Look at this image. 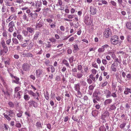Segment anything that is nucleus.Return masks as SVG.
<instances>
[{"instance_id": "nucleus-1", "label": "nucleus", "mask_w": 131, "mask_h": 131, "mask_svg": "<svg viewBox=\"0 0 131 131\" xmlns=\"http://www.w3.org/2000/svg\"><path fill=\"white\" fill-rule=\"evenodd\" d=\"M3 115L5 117L8 121L11 120V118L10 117L13 118L15 115V113L13 110H9L6 111V114L5 113L3 114Z\"/></svg>"}, {"instance_id": "nucleus-2", "label": "nucleus", "mask_w": 131, "mask_h": 131, "mask_svg": "<svg viewBox=\"0 0 131 131\" xmlns=\"http://www.w3.org/2000/svg\"><path fill=\"white\" fill-rule=\"evenodd\" d=\"M110 41L111 43L114 45L118 44L120 45V44L119 38L118 36L116 35H114L112 37Z\"/></svg>"}, {"instance_id": "nucleus-3", "label": "nucleus", "mask_w": 131, "mask_h": 131, "mask_svg": "<svg viewBox=\"0 0 131 131\" xmlns=\"http://www.w3.org/2000/svg\"><path fill=\"white\" fill-rule=\"evenodd\" d=\"M101 95V90L99 89H97L95 90L93 93V96L94 97H96L97 100L99 101V98L98 96Z\"/></svg>"}, {"instance_id": "nucleus-4", "label": "nucleus", "mask_w": 131, "mask_h": 131, "mask_svg": "<svg viewBox=\"0 0 131 131\" xmlns=\"http://www.w3.org/2000/svg\"><path fill=\"white\" fill-rule=\"evenodd\" d=\"M111 33L110 29L109 28H107L105 29L104 32V36L106 38H108L111 36Z\"/></svg>"}, {"instance_id": "nucleus-5", "label": "nucleus", "mask_w": 131, "mask_h": 131, "mask_svg": "<svg viewBox=\"0 0 131 131\" xmlns=\"http://www.w3.org/2000/svg\"><path fill=\"white\" fill-rule=\"evenodd\" d=\"M74 88L75 90L77 92L78 95H80L81 93L80 92V84L79 83L75 84L74 85Z\"/></svg>"}, {"instance_id": "nucleus-6", "label": "nucleus", "mask_w": 131, "mask_h": 131, "mask_svg": "<svg viewBox=\"0 0 131 131\" xmlns=\"http://www.w3.org/2000/svg\"><path fill=\"white\" fill-rule=\"evenodd\" d=\"M118 66L117 63L114 62V63L111 66V70L114 72H116L117 70V68Z\"/></svg>"}, {"instance_id": "nucleus-7", "label": "nucleus", "mask_w": 131, "mask_h": 131, "mask_svg": "<svg viewBox=\"0 0 131 131\" xmlns=\"http://www.w3.org/2000/svg\"><path fill=\"white\" fill-rule=\"evenodd\" d=\"M23 92L21 91H20L17 92H14V98L19 99L21 97V95L23 94Z\"/></svg>"}, {"instance_id": "nucleus-8", "label": "nucleus", "mask_w": 131, "mask_h": 131, "mask_svg": "<svg viewBox=\"0 0 131 131\" xmlns=\"http://www.w3.org/2000/svg\"><path fill=\"white\" fill-rule=\"evenodd\" d=\"M3 48V49L1 50L0 51V55L2 56V57L4 56L5 53L7 52L8 50L7 47Z\"/></svg>"}, {"instance_id": "nucleus-9", "label": "nucleus", "mask_w": 131, "mask_h": 131, "mask_svg": "<svg viewBox=\"0 0 131 131\" xmlns=\"http://www.w3.org/2000/svg\"><path fill=\"white\" fill-rule=\"evenodd\" d=\"M90 14L92 15H94L96 13V8L93 6H91L90 9Z\"/></svg>"}, {"instance_id": "nucleus-10", "label": "nucleus", "mask_w": 131, "mask_h": 131, "mask_svg": "<svg viewBox=\"0 0 131 131\" xmlns=\"http://www.w3.org/2000/svg\"><path fill=\"white\" fill-rule=\"evenodd\" d=\"M28 104H29L30 106H33L35 107H37L38 106L37 103L35 101L33 100L30 101L28 102Z\"/></svg>"}, {"instance_id": "nucleus-11", "label": "nucleus", "mask_w": 131, "mask_h": 131, "mask_svg": "<svg viewBox=\"0 0 131 131\" xmlns=\"http://www.w3.org/2000/svg\"><path fill=\"white\" fill-rule=\"evenodd\" d=\"M5 5L7 6H10L14 4V3L12 1H10L9 0H4Z\"/></svg>"}, {"instance_id": "nucleus-12", "label": "nucleus", "mask_w": 131, "mask_h": 131, "mask_svg": "<svg viewBox=\"0 0 131 131\" xmlns=\"http://www.w3.org/2000/svg\"><path fill=\"white\" fill-rule=\"evenodd\" d=\"M73 75L77 78L80 79L83 76V74L81 72H78L73 74Z\"/></svg>"}, {"instance_id": "nucleus-13", "label": "nucleus", "mask_w": 131, "mask_h": 131, "mask_svg": "<svg viewBox=\"0 0 131 131\" xmlns=\"http://www.w3.org/2000/svg\"><path fill=\"white\" fill-rule=\"evenodd\" d=\"M22 68L24 70L27 71L29 70V66L27 63H24L23 64Z\"/></svg>"}, {"instance_id": "nucleus-14", "label": "nucleus", "mask_w": 131, "mask_h": 131, "mask_svg": "<svg viewBox=\"0 0 131 131\" xmlns=\"http://www.w3.org/2000/svg\"><path fill=\"white\" fill-rule=\"evenodd\" d=\"M40 34V32L37 31H36L34 35V37L32 39V40L33 41H34L36 40L39 37Z\"/></svg>"}, {"instance_id": "nucleus-15", "label": "nucleus", "mask_w": 131, "mask_h": 131, "mask_svg": "<svg viewBox=\"0 0 131 131\" xmlns=\"http://www.w3.org/2000/svg\"><path fill=\"white\" fill-rule=\"evenodd\" d=\"M13 77L14 79H13L12 82L15 83L17 84H20V83L19 81V78L15 76H13Z\"/></svg>"}, {"instance_id": "nucleus-16", "label": "nucleus", "mask_w": 131, "mask_h": 131, "mask_svg": "<svg viewBox=\"0 0 131 131\" xmlns=\"http://www.w3.org/2000/svg\"><path fill=\"white\" fill-rule=\"evenodd\" d=\"M43 25V23L41 21H39L38 23H36V28H40L42 27Z\"/></svg>"}, {"instance_id": "nucleus-17", "label": "nucleus", "mask_w": 131, "mask_h": 131, "mask_svg": "<svg viewBox=\"0 0 131 131\" xmlns=\"http://www.w3.org/2000/svg\"><path fill=\"white\" fill-rule=\"evenodd\" d=\"M125 89L124 93L125 95H128L129 93H131V89L126 88Z\"/></svg>"}, {"instance_id": "nucleus-18", "label": "nucleus", "mask_w": 131, "mask_h": 131, "mask_svg": "<svg viewBox=\"0 0 131 131\" xmlns=\"http://www.w3.org/2000/svg\"><path fill=\"white\" fill-rule=\"evenodd\" d=\"M42 72L43 71L42 70L39 69L37 70L36 71L37 77H39L40 75L42 74Z\"/></svg>"}, {"instance_id": "nucleus-19", "label": "nucleus", "mask_w": 131, "mask_h": 131, "mask_svg": "<svg viewBox=\"0 0 131 131\" xmlns=\"http://www.w3.org/2000/svg\"><path fill=\"white\" fill-rule=\"evenodd\" d=\"M22 54L24 57H33V56L30 53H23Z\"/></svg>"}, {"instance_id": "nucleus-20", "label": "nucleus", "mask_w": 131, "mask_h": 131, "mask_svg": "<svg viewBox=\"0 0 131 131\" xmlns=\"http://www.w3.org/2000/svg\"><path fill=\"white\" fill-rule=\"evenodd\" d=\"M27 30L28 32L31 34H32L34 32V29L31 27H29L27 28Z\"/></svg>"}, {"instance_id": "nucleus-21", "label": "nucleus", "mask_w": 131, "mask_h": 131, "mask_svg": "<svg viewBox=\"0 0 131 131\" xmlns=\"http://www.w3.org/2000/svg\"><path fill=\"white\" fill-rule=\"evenodd\" d=\"M112 99H107L104 102V104L105 105H107L108 104H111L112 102Z\"/></svg>"}, {"instance_id": "nucleus-22", "label": "nucleus", "mask_w": 131, "mask_h": 131, "mask_svg": "<svg viewBox=\"0 0 131 131\" xmlns=\"http://www.w3.org/2000/svg\"><path fill=\"white\" fill-rule=\"evenodd\" d=\"M15 15L14 14H12L9 17V18L7 19L6 20V22L7 23L9 22L12 20L14 17Z\"/></svg>"}, {"instance_id": "nucleus-23", "label": "nucleus", "mask_w": 131, "mask_h": 131, "mask_svg": "<svg viewBox=\"0 0 131 131\" xmlns=\"http://www.w3.org/2000/svg\"><path fill=\"white\" fill-rule=\"evenodd\" d=\"M35 3V5L37 7H40L42 5V2L41 0L39 1H36Z\"/></svg>"}, {"instance_id": "nucleus-24", "label": "nucleus", "mask_w": 131, "mask_h": 131, "mask_svg": "<svg viewBox=\"0 0 131 131\" xmlns=\"http://www.w3.org/2000/svg\"><path fill=\"white\" fill-rule=\"evenodd\" d=\"M36 126L38 129H39L42 128V125L40 122H37L36 124Z\"/></svg>"}, {"instance_id": "nucleus-25", "label": "nucleus", "mask_w": 131, "mask_h": 131, "mask_svg": "<svg viewBox=\"0 0 131 131\" xmlns=\"http://www.w3.org/2000/svg\"><path fill=\"white\" fill-rule=\"evenodd\" d=\"M98 111L96 110H93L92 112V115L94 117L96 116L98 114Z\"/></svg>"}, {"instance_id": "nucleus-26", "label": "nucleus", "mask_w": 131, "mask_h": 131, "mask_svg": "<svg viewBox=\"0 0 131 131\" xmlns=\"http://www.w3.org/2000/svg\"><path fill=\"white\" fill-rule=\"evenodd\" d=\"M62 63L67 67H70L69 64L67 60L65 59L63 60L62 61Z\"/></svg>"}, {"instance_id": "nucleus-27", "label": "nucleus", "mask_w": 131, "mask_h": 131, "mask_svg": "<svg viewBox=\"0 0 131 131\" xmlns=\"http://www.w3.org/2000/svg\"><path fill=\"white\" fill-rule=\"evenodd\" d=\"M126 26L127 28L129 30H131V23L130 22H127L126 24Z\"/></svg>"}, {"instance_id": "nucleus-28", "label": "nucleus", "mask_w": 131, "mask_h": 131, "mask_svg": "<svg viewBox=\"0 0 131 131\" xmlns=\"http://www.w3.org/2000/svg\"><path fill=\"white\" fill-rule=\"evenodd\" d=\"M116 107L115 106V104L114 103L110 105V109L111 110H113L115 109Z\"/></svg>"}, {"instance_id": "nucleus-29", "label": "nucleus", "mask_w": 131, "mask_h": 131, "mask_svg": "<svg viewBox=\"0 0 131 131\" xmlns=\"http://www.w3.org/2000/svg\"><path fill=\"white\" fill-rule=\"evenodd\" d=\"M89 20V17L88 16H85V17L84 22L86 24H88Z\"/></svg>"}, {"instance_id": "nucleus-30", "label": "nucleus", "mask_w": 131, "mask_h": 131, "mask_svg": "<svg viewBox=\"0 0 131 131\" xmlns=\"http://www.w3.org/2000/svg\"><path fill=\"white\" fill-rule=\"evenodd\" d=\"M10 59L8 58L7 60L4 61V62L5 64V66L6 67L7 65H9L10 64Z\"/></svg>"}, {"instance_id": "nucleus-31", "label": "nucleus", "mask_w": 131, "mask_h": 131, "mask_svg": "<svg viewBox=\"0 0 131 131\" xmlns=\"http://www.w3.org/2000/svg\"><path fill=\"white\" fill-rule=\"evenodd\" d=\"M44 96L45 97L46 100H48L49 99L50 96L48 91H47L46 92V93L44 94Z\"/></svg>"}, {"instance_id": "nucleus-32", "label": "nucleus", "mask_w": 131, "mask_h": 131, "mask_svg": "<svg viewBox=\"0 0 131 131\" xmlns=\"http://www.w3.org/2000/svg\"><path fill=\"white\" fill-rule=\"evenodd\" d=\"M25 115L26 117V118L28 121H29V117L30 116V114L29 112H25Z\"/></svg>"}, {"instance_id": "nucleus-33", "label": "nucleus", "mask_w": 131, "mask_h": 131, "mask_svg": "<svg viewBox=\"0 0 131 131\" xmlns=\"http://www.w3.org/2000/svg\"><path fill=\"white\" fill-rule=\"evenodd\" d=\"M28 92L29 95H32L33 96H36V94L31 90L28 91Z\"/></svg>"}, {"instance_id": "nucleus-34", "label": "nucleus", "mask_w": 131, "mask_h": 131, "mask_svg": "<svg viewBox=\"0 0 131 131\" xmlns=\"http://www.w3.org/2000/svg\"><path fill=\"white\" fill-rule=\"evenodd\" d=\"M24 98L25 100L26 101L30 99V97L29 95L27 94H26L25 93Z\"/></svg>"}, {"instance_id": "nucleus-35", "label": "nucleus", "mask_w": 131, "mask_h": 131, "mask_svg": "<svg viewBox=\"0 0 131 131\" xmlns=\"http://www.w3.org/2000/svg\"><path fill=\"white\" fill-rule=\"evenodd\" d=\"M12 40L13 42L16 45H17L19 43L18 40L16 38H13L12 39Z\"/></svg>"}, {"instance_id": "nucleus-36", "label": "nucleus", "mask_w": 131, "mask_h": 131, "mask_svg": "<svg viewBox=\"0 0 131 131\" xmlns=\"http://www.w3.org/2000/svg\"><path fill=\"white\" fill-rule=\"evenodd\" d=\"M17 37L20 41H23V37L22 35L20 34H18L17 35Z\"/></svg>"}, {"instance_id": "nucleus-37", "label": "nucleus", "mask_w": 131, "mask_h": 131, "mask_svg": "<svg viewBox=\"0 0 131 131\" xmlns=\"http://www.w3.org/2000/svg\"><path fill=\"white\" fill-rule=\"evenodd\" d=\"M7 33L8 32H7V31L6 30H4L2 34L3 36L4 37H5L6 38H7L8 37L7 35Z\"/></svg>"}, {"instance_id": "nucleus-38", "label": "nucleus", "mask_w": 131, "mask_h": 131, "mask_svg": "<svg viewBox=\"0 0 131 131\" xmlns=\"http://www.w3.org/2000/svg\"><path fill=\"white\" fill-rule=\"evenodd\" d=\"M14 26L15 24L14 22L13 21H11L9 23L8 25V27H14Z\"/></svg>"}, {"instance_id": "nucleus-39", "label": "nucleus", "mask_w": 131, "mask_h": 131, "mask_svg": "<svg viewBox=\"0 0 131 131\" xmlns=\"http://www.w3.org/2000/svg\"><path fill=\"white\" fill-rule=\"evenodd\" d=\"M1 43L3 47H7L6 46V44L5 43V41L4 40H1Z\"/></svg>"}, {"instance_id": "nucleus-40", "label": "nucleus", "mask_w": 131, "mask_h": 131, "mask_svg": "<svg viewBox=\"0 0 131 131\" xmlns=\"http://www.w3.org/2000/svg\"><path fill=\"white\" fill-rule=\"evenodd\" d=\"M23 19L25 20L28 21V17H27V16L26 14L24 13L22 16Z\"/></svg>"}, {"instance_id": "nucleus-41", "label": "nucleus", "mask_w": 131, "mask_h": 131, "mask_svg": "<svg viewBox=\"0 0 131 131\" xmlns=\"http://www.w3.org/2000/svg\"><path fill=\"white\" fill-rule=\"evenodd\" d=\"M10 10L11 12L12 13H14L16 11V9L15 8L12 7L10 8Z\"/></svg>"}, {"instance_id": "nucleus-42", "label": "nucleus", "mask_w": 131, "mask_h": 131, "mask_svg": "<svg viewBox=\"0 0 131 131\" xmlns=\"http://www.w3.org/2000/svg\"><path fill=\"white\" fill-rule=\"evenodd\" d=\"M49 41L52 43H55L56 41L57 40L53 37L49 39Z\"/></svg>"}, {"instance_id": "nucleus-43", "label": "nucleus", "mask_w": 131, "mask_h": 131, "mask_svg": "<svg viewBox=\"0 0 131 131\" xmlns=\"http://www.w3.org/2000/svg\"><path fill=\"white\" fill-rule=\"evenodd\" d=\"M80 82L81 85L83 86H86L87 85L86 83L84 81L81 80L80 81Z\"/></svg>"}, {"instance_id": "nucleus-44", "label": "nucleus", "mask_w": 131, "mask_h": 131, "mask_svg": "<svg viewBox=\"0 0 131 131\" xmlns=\"http://www.w3.org/2000/svg\"><path fill=\"white\" fill-rule=\"evenodd\" d=\"M33 46L34 43L31 42L27 46V49H29L31 48Z\"/></svg>"}, {"instance_id": "nucleus-45", "label": "nucleus", "mask_w": 131, "mask_h": 131, "mask_svg": "<svg viewBox=\"0 0 131 131\" xmlns=\"http://www.w3.org/2000/svg\"><path fill=\"white\" fill-rule=\"evenodd\" d=\"M56 23L55 22L52 23V24H49V25L50 26L51 28H53L55 27L56 26Z\"/></svg>"}, {"instance_id": "nucleus-46", "label": "nucleus", "mask_w": 131, "mask_h": 131, "mask_svg": "<svg viewBox=\"0 0 131 131\" xmlns=\"http://www.w3.org/2000/svg\"><path fill=\"white\" fill-rule=\"evenodd\" d=\"M89 78L93 81L95 82L96 81L95 77H94L93 75L92 74L90 75Z\"/></svg>"}, {"instance_id": "nucleus-47", "label": "nucleus", "mask_w": 131, "mask_h": 131, "mask_svg": "<svg viewBox=\"0 0 131 131\" xmlns=\"http://www.w3.org/2000/svg\"><path fill=\"white\" fill-rule=\"evenodd\" d=\"M74 15L71 14L70 15H68L67 17L68 18L70 19L73 18L74 17Z\"/></svg>"}, {"instance_id": "nucleus-48", "label": "nucleus", "mask_w": 131, "mask_h": 131, "mask_svg": "<svg viewBox=\"0 0 131 131\" xmlns=\"http://www.w3.org/2000/svg\"><path fill=\"white\" fill-rule=\"evenodd\" d=\"M107 94L106 95V98H108L109 97H111V96L112 93L111 92L109 91L106 94Z\"/></svg>"}, {"instance_id": "nucleus-49", "label": "nucleus", "mask_w": 131, "mask_h": 131, "mask_svg": "<svg viewBox=\"0 0 131 131\" xmlns=\"http://www.w3.org/2000/svg\"><path fill=\"white\" fill-rule=\"evenodd\" d=\"M105 49H104L103 47L99 48L98 50V51L100 53L103 52L104 51Z\"/></svg>"}, {"instance_id": "nucleus-50", "label": "nucleus", "mask_w": 131, "mask_h": 131, "mask_svg": "<svg viewBox=\"0 0 131 131\" xmlns=\"http://www.w3.org/2000/svg\"><path fill=\"white\" fill-rule=\"evenodd\" d=\"M73 46L74 49L73 51H74L75 50L78 51L80 50V49L78 48L77 45L75 44Z\"/></svg>"}, {"instance_id": "nucleus-51", "label": "nucleus", "mask_w": 131, "mask_h": 131, "mask_svg": "<svg viewBox=\"0 0 131 131\" xmlns=\"http://www.w3.org/2000/svg\"><path fill=\"white\" fill-rule=\"evenodd\" d=\"M38 51H37L36 52L37 54H42V50L41 48H39L38 49Z\"/></svg>"}, {"instance_id": "nucleus-52", "label": "nucleus", "mask_w": 131, "mask_h": 131, "mask_svg": "<svg viewBox=\"0 0 131 131\" xmlns=\"http://www.w3.org/2000/svg\"><path fill=\"white\" fill-rule=\"evenodd\" d=\"M15 126L19 128L21 127V125L19 122H17Z\"/></svg>"}, {"instance_id": "nucleus-53", "label": "nucleus", "mask_w": 131, "mask_h": 131, "mask_svg": "<svg viewBox=\"0 0 131 131\" xmlns=\"http://www.w3.org/2000/svg\"><path fill=\"white\" fill-rule=\"evenodd\" d=\"M44 62L45 64L47 66H49L50 64V63L48 59H46Z\"/></svg>"}, {"instance_id": "nucleus-54", "label": "nucleus", "mask_w": 131, "mask_h": 131, "mask_svg": "<svg viewBox=\"0 0 131 131\" xmlns=\"http://www.w3.org/2000/svg\"><path fill=\"white\" fill-rule=\"evenodd\" d=\"M87 82L89 84H91L93 83L92 80L90 78L87 79Z\"/></svg>"}, {"instance_id": "nucleus-55", "label": "nucleus", "mask_w": 131, "mask_h": 131, "mask_svg": "<svg viewBox=\"0 0 131 131\" xmlns=\"http://www.w3.org/2000/svg\"><path fill=\"white\" fill-rule=\"evenodd\" d=\"M110 3H111V4L113 6L116 7V3L115 1H111Z\"/></svg>"}, {"instance_id": "nucleus-56", "label": "nucleus", "mask_w": 131, "mask_h": 131, "mask_svg": "<svg viewBox=\"0 0 131 131\" xmlns=\"http://www.w3.org/2000/svg\"><path fill=\"white\" fill-rule=\"evenodd\" d=\"M97 48L96 47L94 46L93 47L90 48L89 49V51H94L95 50L97 49Z\"/></svg>"}, {"instance_id": "nucleus-57", "label": "nucleus", "mask_w": 131, "mask_h": 131, "mask_svg": "<svg viewBox=\"0 0 131 131\" xmlns=\"http://www.w3.org/2000/svg\"><path fill=\"white\" fill-rule=\"evenodd\" d=\"M126 123H122L120 125V127L122 129L123 128L126 126Z\"/></svg>"}, {"instance_id": "nucleus-58", "label": "nucleus", "mask_w": 131, "mask_h": 131, "mask_svg": "<svg viewBox=\"0 0 131 131\" xmlns=\"http://www.w3.org/2000/svg\"><path fill=\"white\" fill-rule=\"evenodd\" d=\"M116 93V92H113L112 93L111 96L114 98L117 97V95Z\"/></svg>"}, {"instance_id": "nucleus-59", "label": "nucleus", "mask_w": 131, "mask_h": 131, "mask_svg": "<svg viewBox=\"0 0 131 131\" xmlns=\"http://www.w3.org/2000/svg\"><path fill=\"white\" fill-rule=\"evenodd\" d=\"M8 27L9 28L8 29V31L10 32H12L14 30L13 27Z\"/></svg>"}, {"instance_id": "nucleus-60", "label": "nucleus", "mask_w": 131, "mask_h": 131, "mask_svg": "<svg viewBox=\"0 0 131 131\" xmlns=\"http://www.w3.org/2000/svg\"><path fill=\"white\" fill-rule=\"evenodd\" d=\"M22 33L24 34V36H25L26 37L28 35V32L27 30V31L26 30H24L22 32Z\"/></svg>"}, {"instance_id": "nucleus-61", "label": "nucleus", "mask_w": 131, "mask_h": 131, "mask_svg": "<svg viewBox=\"0 0 131 131\" xmlns=\"http://www.w3.org/2000/svg\"><path fill=\"white\" fill-rule=\"evenodd\" d=\"M63 43H59L57 46V48L59 49H61L63 46Z\"/></svg>"}, {"instance_id": "nucleus-62", "label": "nucleus", "mask_w": 131, "mask_h": 131, "mask_svg": "<svg viewBox=\"0 0 131 131\" xmlns=\"http://www.w3.org/2000/svg\"><path fill=\"white\" fill-rule=\"evenodd\" d=\"M8 104L9 106L10 107H13L14 106V104L12 102H9L8 103Z\"/></svg>"}, {"instance_id": "nucleus-63", "label": "nucleus", "mask_w": 131, "mask_h": 131, "mask_svg": "<svg viewBox=\"0 0 131 131\" xmlns=\"http://www.w3.org/2000/svg\"><path fill=\"white\" fill-rule=\"evenodd\" d=\"M74 59V57L73 56L70 57L69 59V61L70 64L72 63L73 62Z\"/></svg>"}, {"instance_id": "nucleus-64", "label": "nucleus", "mask_w": 131, "mask_h": 131, "mask_svg": "<svg viewBox=\"0 0 131 131\" xmlns=\"http://www.w3.org/2000/svg\"><path fill=\"white\" fill-rule=\"evenodd\" d=\"M43 33L46 34H48L49 33L48 30H46V29L45 28L43 30Z\"/></svg>"}]
</instances>
